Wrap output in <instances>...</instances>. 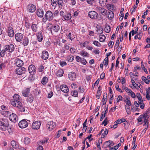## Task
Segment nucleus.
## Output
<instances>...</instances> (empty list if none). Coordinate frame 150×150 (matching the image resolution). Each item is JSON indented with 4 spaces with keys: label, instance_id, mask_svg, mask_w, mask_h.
Listing matches in <instances>:
<instances>
[{
    "label": "nucleus",
    "instance_id": "nucleus-1",
    "mask_svg": "<svg viewBox=\"0 0 150 150\" xmlns=\"http://www.w3.org/2000/svg\"><path fill=\"white\" fill-rule=\"evenodd\" d=\"M13 106L17 107L18 108V110L20 112H24V113L25 114L28 113L27 108L23 105L21 103H19L17 104L16 105L15 104V103H13Z\"/></svg>",
    "mask_w": 150,
    "mask_h": 150
},
{
    "label": "nucleus",
    "instance_id": "nucleus-2",
    "mask_svg": "<svg viewBox=\"0 0 150 150\" xmlns=\"http://www.w3.org/2000/svg\"><path fill=\"white\" fill-rule=\"evenodd\" d=\"M9 126V124L7 121H4V122L0 121V129L1 130H6Z\"/></svg>",
    "mask_w": 150,
    "mask_h": 150
},
{
    "label": "nucleus",
    "instance_id": "nucleus-3",
    "mask_svg": "<svg viewBox=\"0 0 150 150\" xmlns=\"http://www.w3.org/2000/svg\"><path fill=\"white\" fill-rule=\"evenodd\" d=\"M13 100L11 101V104L13 105V103H15L16 105L17 104L19 103H21L20 102V97L19 95L17 94H15L14 95L13 97Z\"/></svg>",
    "mask_w": 150,
    "mask_h": 150
},
{
    "label": "nucleus",
    "instance_id": "nucleus-4",
    "mask_svg": "<svg viewBox=\"0 0 150 150\" xmlns=\"http://www.w3.org/2000/svg\"><path fill=\"white\" fill-rule=\"evenodd\" d=\"M45 17L47 18L48 21L52 20L54 18V15L51 11H47L46 12L45 15Z\"/></svg>",
    "mask_w": 150,
    "mask_h": 150
},
{
    "label": "nucleus",
    "instance_id": "nucleus-5",
    "mask_svg": "<svg viewBox=\"0 0 150 150\" xmlns=\"http://www.w3.org/2000/svg\"><path fill=\"white\" fill-rule=\"evenodd\" d=\"M41 125L40 121H38L33 122L32 125V128L34 129L37 130L38 129Z\"/></svg>",
    "mask_w": 150,
    "mask_h": 150
},
{
    "label": "nucleus",
    "instance_id": "nucleus-6",
    "mask_svg": "<svg viewBox=\"0 0 150 150\" xmlns=\"http://www.w3.org/2000/svg\"><path fill=\"white\" fill-rule=\"evenodd\" d=\"M28 123L25 120L21 121L18 123L19 127L21 128H24L28 126Z\"/></svg>",
    "mask_w": 150,
    "mask_h": 150
},
{
    "label": "nucleus",
    "instance_id": "nucleus-7",
    "mask_svg": "<svg viewBox=\"0 0 150 150\" xmlns=\"http://www.w3.org/2000/svg\"><path fill=\"white\" fill-rule=\"evenodd\" d=\"M88 16L92 19H96L98 17V15L96 11H91L88 13Z\"/></svg>",
    "mask_w": 150,
    "mask_h": 150
},
{
    "label": "nucleus",
    "instance_id": "nucleus-8",
    "mask_svg": "<svg viewBox=\"0 0 150 150\" xmlns=\"http://www.w3.org/2000/svg\"><path fill=\"white\" fill-rule=\"evenodd\" d=\"M55 126V123L52 121L48 122L46 124V128L49 130H52Z\"/></svg>",
    "mask_w": 150,
    "mask_h": 150
},
{
    "label": "nucleus",
    "instance_id": "nucleus-9",
    "mask_svg": "<svg viewBox=\"0 0 150 150\" xmlns=\"http://www.w3.org/2000/svg\"><path fill=\"white\" fill-rule=\"evenodd\" d=\"M26 71V69L24 67H18L16 69V73L18 75H21L24 73Z\"/></svg>",
    "mask_w": 150,
    "mask_h": 150
},
{
    "label": "nucleus",
    "instance_id": "nucleus-10",
    "mask_svg": "<svg viewBox=\"0 0 150 150\" xmlns=\"http://www.w3.org/2000/svg\"><path fill=\"white\" fill-rule=\"evenodd\" d=\"M10 120L13 122H16L18 120V117L15 114L12 113L9 116Z\"/></svg>",
    "mask_w": 150,
    "mask_h": 150
},
{
    "label": "nucleus",
    "instance_id": "nucleus-11",
    "mask_svg": "<svg viewBox=\"0 0 150 150\" xmlns=\"http://www.w3.org/2000/svg\"><path fill=\"white\" fill-rule=\"evenodd\" d=\"M28 71L31 75L35 74L36 72V69L35 66L32 64L30 65L28 67Z\"/></svg>",
    "mask_w": 150,
    "mask_h": 150
},
{
    "label": "nucleus",
    "instance_id": "nucleus-12",
    "mask_svg": "<svg viewBox=\"0 0 150 150\" xmlns=\"http://www.w3.org/2000/svg\"><path fill=\"white\" fill-rule=\"evenodd\" d=\"M68 78L71 81L75 80L76 78V73L73 71L69 72L68 74Z\"/></svg>",
    "mask_w": 150,
    "mask_h": 150
},
{
    "label": "nucleus",
    "instance_id": "nucleus-13",
    "mask_svg": "<svg viewBox=\"0 0 150 150\" xmlns=\"http://www.w3.org/2000/svg\"><path fill=\"white\" fill-rule=\"evenodd\" d=\"M27 9L28 11L30 13L34 12L36 10V7L35 5L30 4L27 6Z\"/></svg>",
    "mask_w": 150,
    "mask_h": 150
},
{
    "label": "nucleus",
    "instance_id": "nucleus-14",
    "mask_svg": "<svg viewBox=\"0 0 150 150\" xmlns=\"http://www.w3.org/2000/svg\"><path fill=\"white\" fill-rule=\"evenodd\" d=\"M16 40L18 42H21L23 38V35L20 33H17L15 35Z\"/></svg>",
    "mask_w": 150,
    "mask_h": 150
},
{
    "label": "nucleus",
    "instance_id": "nucleus-15",
    "mask_svg": "<svg viewBox=\"0 0 150 150\" xmlns=\"http://www.w3.org/2000/svg\"><path fill=\"white\" fill-rule=\"evenodd\" d=\"M96 10L98 12L101 13L103 16H105L107 14V10L99 6L96 8Z\"/></svg>",
    "mask_w": 150,
    "mask_h": 150
},
{
    "label": "nucleus",
    "instance_id": "nucleus-16",
    "mask_svg": "<svg viewBox=\"0 0 150 150\" xmlns=\"http://www.w3.org/2000/svg\"><path fill=\"white\" fill-rule=\"evenodd\" d=\"M5 48L6 51H8L9 52H11L14 51L15 47L13 45L10 44L5 45Z\"/></svg>",
    "mask_w": 150,
    "mask_h": 150
},
{
    "label": "nucleus",
    "instance_id": "nucleus-17",
    "mask_svg": "<svg viewBox=\"0 0 150 150\" xmlns=\"http://www.w3.org/2000/svg\"><path fill=\"white\" fill-rule=\"evenodd\" d=\"M124 89L126 92L128 93V95L131 96L132 98H134L136 97V95L135 93L133 92L131 89L125 87L124 88Z\"/></svg>",
    "mask_w": 150,
    "mask_h": 150
},
{
    "label": "nucleus",
    "instance_id": "nucleus-18",
    "mask_svg": "<svg viewBox=\"0 0 150 150\" xmlns=\"http://www.w3.org/2000/svg\"><path fill=\"white\" fill-rule=\"evenodd\" d=\"M37 15L39 17L42 18L44 15V11L41 8L37 9L35 12Z\"/></svg>",
    "mask_w": 150,
    "mask_h": 150
},
{
    "label": "nucleus",
    "instance_id": "nucleus-19",
    "mask_svg": "<svg viewBox=\"0 0 150 150\" xmlns=\"http://www.w3.org/2000/svg\"><path fill=\"white\" fill-rule=\"evenodd\" d=\"M7 33L8 35L10 37H13L14 35V32L13 29L11 27L8 28Z\"/></svg>",
    "mask_w": 150,
    "mask_h": 150
},
{
    "label": "nucleus",
    "instance_id": "nucleus-20",
    "mask_svg": "<svg viewBox=\"0 0 150 150\" xmlns=\"http://www.w3.org/2000/svg\"><path fill=\"white\" fill-rule=\"evenodd\" d=\"M15 63L16 65L18 67H22L23 64V61L21 59L17 58L15 60Z\"/></svg>",
    "mask_w": 150,
    "mask_h": 150
},
{
    "label": "nucleus",
    "instance_id": "nucleus-21",
    "mask_svg": "<svg viewBox=\"0 0 150 150\" xmlns=\"http://www.w3.org/2000/svg\"><path fill=\"white\" fill-rule=\"evenodd\" d=\"M30 92V88H25L22 91L23 96L25 97H28Z\"/></svg>",
    "mask_w": 150,
    "mask_h": 150
},
{
    "label": "nucleus",
    "instance_id": "nucleus-22",
    "mask_svg": "<svg viewBox=\"0 0 150 150\" xmlns=\"http://www.w3.org/2000/svg\"><path fill=\"white\" fill-rule=\"evenodd\" d=\"M49 57V54L47 51H44L42 52L41 57L44 60L47 59Z\"/></svg>",
    "mask_w": 150,
    "mask_h": 150
},
{
    "label": "nucleus",
    "instance_id": "nucleus-23",
    "mask_svg": "<svg viewBox=\"0 0 150 150\" xmlns=\"http://www.w3.org/2000/svg\"><path fill=\"white\" fill-rule=\"evenodd\" d=\"M60 89L62 91L65 93H67L69 91L68 88L65 85H61L60 86Z\"/></svg>",
    "mask_w": 150,
    "mask_h": 150
},
{
    "label": "nucleus",
    "instance_id": "nucleus-24",
    "mask_svg": "<svg viewBox=\"0 0 150 150\" xmlns=\"http://www.w3.org/2000/svg\"><path fill=\"white\" fill-rule=\"evenodd\" d=\"M29 43V40L27 37H25L23 40L22 45L24 46H27Z\"/></svg>",
    "mask_w": 150,
    "mask_h": 150
},
{
    "label": "nucleus",
    "instance_id": "nucleus-25",
    "mask_svg": "<svg viewBox=\"0 0 150 150\" xmlns=\"http://www.w3.org/2000/svg\"><path fill=\"white\" fill-rule=\"evenodd\" d=\"M63 18L66 21L70 20L71 18V15L70 13H66Z\"/></svg>",
    "mask_w": 150,
    "mask_h": 150
},
{
    "label": "nucleus",
    "instance_id": "nucleus-26",
    "mask_svg": "<svg viewBox=\"0 0 150 150\" xmlns=\"http://www.w3.org/2000/svg\"><path fill=\"white\" fill-rule=\"evenodd\" d=\"M64 71L61 69H59L56 72V75L58 77H61L63 76Z\"/></svg>",
    "mask_w": 150,
    "mask_h": 150
},
{
    "label": "nucleus",
    "instance_id": "nucleus-27",
    "mask_svg": "<svg viewBox=\"0 0 150 150\" xmlns=\"http://www.w3.org/2000/svg\"><path fill=\"white\" fill-rule=\"evenodd\" d=\"M108 2L107 0H99V3L102 7H104L106 6Z\"/></svg>",
    "mask_w": 150,
    "mask_h": 150
},
{
    "label": "nucleus",
    "instance_id": "nucleus-28",
    "mask_svg": "<svg viewBox=\"0 0 150 150\" xmlns=\"http://www.w3.org/2000/svg\"><path fill=\"white\" fill-rule=\"evenodd\" d=\"M37 36L38 41L40 42L42 41L43 40L42 32L40 31L38 32Z\"/></svg>",
    "mask_w": 150,
    "mask_h": 150
},
{
    "label": "nucleus",
    "instance_id": "nucleus-29",
    "mask_svg": "<svg viewBox=\"0 0 150 150\" xmlns=\"http://www.w3.org/2000/svg\"><path fill=\"white\" fill-rule=\"evenodd\" d=\"M114 15L112 11H109L107 18L110 20H111L114 17Z\"/></svg>",
    "mask_w": 150,
    "mask_h": 150
},
{
    "label": "nucleus",
    "instance_id": "nucleus-30",
    "mask_svg": "<svg viewBox=\"0 0 150 150\" xmlns=\"http://www.w3.org/2000/svg\"><path fill=\"white\" fill-rule=\"evenodd\" d=\"M38 25L35 24H32L31 26V28L32 30L35 32H36L38 31Z\"/></svg>",
    "mask_w": 150,
    "mask_h": 150
},
{
    "label": "nucleus",
    "instance_id": "nucleus-31",
    "mask_svg": "<svg viewBox=\"0 0 150 150\" xmlns=\"http://www.w3.org/2000/svg\"><path fill=\"white\" fill-rule=\"evenodd\" d=\"M110 140H108L105 142L103 144L102 147L106 148L107 147H110Z\"/></svg>",
    "mask_w": 150,
    "mask_h": 150
},
{
    "label": "nucleus",
    "instance_id": "nucleus-32",
    "mask_svg": "<svg viewBox=\"0 0 150 150\" xmlns=\"http://www.w3.org/2000/svg\"><path fill=\"white\" fill-rule=\"evenodd\" d=\"M96 28H97L96 31L98 33V34H101L103 33V29L102 27H96Z\"/></svg>",
    "mask_w": 150,
    "mask_h": 150
},
{
    "label": "nucleus",
    "instance_id": "nucleus-33",
    "mask_svg": "<svg viewBox=\"0 0 150 150\" xmlns=\"http://www.w3.org/2000/svg\"><path fill=\"white\" fill-rule=\"evenodd\" d=\"M48 78L46 76L44 77L42 80L41 83L43 85L46 84L48 81Z\"/></svg>",
    "mask_w": 150,
    "mask_h": 150
},
{
    "label": "nucleus",
    "instance_id": "nucleus-34",
    "mask_svg": "<svg viewBox=\"0 0 150 150\" xmlns=\"http://www.w3.org/2000/svg\"><path fill=\"white\" fill-rule=\"evenodd\" d=\"M81 53L82 56L84 57H89V54L85 51H82L81 52Z\"/></svg>",
    "mask_w": 150,
    "mask_h": 150
},
{
    "label": "nucleus",
    "instance_id": "nucleus-35",
    "mask_svg": "<svg viewBox=\"0 0 150 150\" xmlns=\"http://www.w3.org/2000/svg\"><path fill=\"white\" fill-rule=\"evenodd\" d=\"M57 4L59 8H62L64 5V3L62 0H57Z\"/></svg>",
    "mask_w": 150,
    "mask_h": 150
},
{
    "label": "nucleus",
    "instance_id": "nucleus-36",
    "mask_svg": "<svg viewBox=\"0 0 150 150\" xmlns=\"http://www.w3.org/2000/svg\"><path fill=\"white\" fill-rule=\"evenodd\" d=\"M51 5L54 7H56L57 4V0H51Z\"/></svg>",
    "mask_w": 150,
    "mask_h": 150
},
{
    "label": "nucleus",
    "instance_id": "nucleus-37",
    "mask_svg": "<svg viewBox=\"0 0 150 150\" xmlns=\"http://www.w3.org/2000/svg\"><path fill=\"white\" fill-rule=\"evenodd\" d=\"M106 6L110 11L112 10L114 8V6L112 4H107Z\"/></svg>",
    "mask_w": 150,
    "mask_h": 150
},
{
    "label": "nucleus",
    "instance_id": "nucleus-38",
    "mask_svg": "<svg viewBox=\"0 0 150 150\" xmlns=\"http://www.w3.org/2000/svg\"><path fill=\"white\" fill-rule=\"evenodd\" d=\"M34 98L33 96L32 95H30L27 98L28 101L30 103H32L33 101Z\"/></svg>",
    "mask_w": 150,
    "mask_h": 150
},
{
    "label": "nucleus",
    "instance_id": "nucleus-39",
    "mask_svg": "<svg viewBox=\"0 0 150 150\" xmlns=\"http://www.w3.org/2000/svg\"><path fill=\"white\" fill-rule=\"evenodd\" d=\"M53 30L55 32H57L59 29V27L58 25H54L52 27Z\"/></svg>",
    "mask_w": 150,
    "mask_h": 150
},
{
    "label": "nucleus",
    "instance_id": "nucleus-40",
    "mask_svg": "<svg viewBox=\"0 0 150 150\" xmlns=\"http://www.w3.org/2000/svg\"><path fill=\"white\" fill-rule=\"evenodd\" d=\"M110 30V27L109 25L105 26L104 28V31L107 33H109Z\"/></svg>",
    "mask_w": 150,
    "mask_h": 150
},
{
    "label": "nucleus",
    "instance_id": "nucleus-41",
    "mask_svg": "<svg viewBox=\"0 0 150 150\" xmlns=\"http://www.w3.org/2000/svg\"><path fill=\"white\" fill-rule=\"evenodd\" d=\"M44 69V66L42 65H41L38 67V71L40 72H41L43 71Z\"/></svg>",
    "mask_w": 150,
    "mask_h": 150
},
{
    "label": "nucleus",
    "instance_id": "nucleus-42",
    "mask_svg": "<svg viewBox=\"0 0 150 150\" xmlns=\"http://www.w3.org/2000/svg\"><path fill=\"white\" fill-rule=\"evenodd\" d=\"M125 108L126 111L127 112V113L128 115L130 114L131 113V112L130 109V107H129V106H128L127 105H126L125 106Z\"/></svg>",
    "mask_w": 150,
    "mask_h": 150
},
{
    "label": "nucleus",
    "instance_id": "nucleus-43",
    "mask_svg": "<svg viewBox=\"0 0 150 150\" xmlns=\"http://www.w3.org/2000/svg\"><path fill=\"white\" fill-rule=\"evenodd\" d=\"M142 80L144 81L146 84H148L149 83V80L147 78L144 76L142 77Z\"/></svg>",
    "mask_w": 150,
    "mask_h": 150
},
{
    "label": "nucleus",
    "instance_id": "nucleus-44",
    "mask_svg": "<svg viewBox=\"0 0 150 150\" xmlns=\"http://www.w3.org/2000/svg\"><path fill=\"white\" fill-rule=\"evenodd\" d=\"M106 38L105 35H102L100 36V39L99 40L100 42H103L104 41V40Z\"/></svg>",
    "mask_w": 150,
    "mask_h": 150
},
{
    "label": "nucleus",
    "instance_id": "nucleus-45",
    "mask_svg": "<svg viewBox=\"0 0 150 150\" xmlns=\"http://www.w3.org/2000/svg\"><path fill=\"white\" fill-rule=\"evenodd\" d=\"M30 142V139L28 137H25L24 139V143L26 144H28Z\"/></svg>",
    "mask_w": 150,
    "mask_h": 150
},
{
    "label": "nucleus",
    "instance_id": "nucleus-46",
    "mask_svg": "<svg viewBox=\"0 0 150 150\" xmlns=\"http://www.w3.org/2000/svg\"><path fill=\"white\" fill-rule=\"evenodd\" d=\"M74 56L70 55L67 57V60L69 62H72L74 59Z\"/></svg>",
    "mask_w": 150,
    "mask_h": 150
},
{
    "label": "nucleus",
    "instance_id": "nucleus-47",
    "mask_svg": "<svg viewBox=\"0 0 150 150\" xmlns=\"http://www.w3.org/2000/svg\"><path fill=\"white\" fill-rule=\"evenodd\" d=\"M11 144L13 148H16L17 147L16 142L14 140H12L11 142Z\"/></svg>",
    "mask_w": 150,
    "mask_h": 150
},
{
    "label": "nucleus",
    "instance_id": "nucleus-48",
    "mask_svg": "<svg viewBox=\"0 0 150 150\" xmlns=\"http://www.w3.org/2000/svg\"><path fill=\"white\" fill-rule=\"evenodd\" d=\"M93 43L94 45L98 47H100L101 46L100 43L98 41H94Z\"/></svg>",
    "mask_w": 150,
    "mask_h": 150
},
{
    "label": "nucleus",
    "instance_id": "nucleus-49",
    "mask_svg": "<svg viewBox=\"0 0 150 150\" xmlns=\"http://www.w3.org/2000/svg\"><path fill=\"white\" fill-rule=\"evenodd\" d=\"M137 6H136L135 5H134L133 8L131 9L130 12L132 14L135 11L136 9L137 8Z\"/></svg>",
    "mask_w": 150,
    "mask_h": 150
},
{
    "label": "nucleus",
    "instance_id": "nucleus-50",
    "mask_svg": "<svg viewBox=\"0 0 150 150\" xmlns=\"http://www.w3.org/2000/svg\"><path fill=\"white\" fill-rule=\"evenodd\" d=\"M108 129H105L104 132L101 135V138H104L105 136L107 135L108 133Z\"/></svg>",
    "mask_w": 150,
    "mask_h": 150
},
{
    "label": "nucleus",
    "instance_id": "nucleus-51",
    "mask_svg": "<svg viewBox=\"0 0 150 150\" xmlns=\"http://www.w3.org/2000/svg\"><path fill=\"white\" fill-rule=\"evenodd\" d=\"M86 1L88 4L92 6L95 1L94 0H86Z\"/></svg>",
    "mask_w": 150,
    "mask_h": 150
},
{
    "label": "nucleus",
    "instance_id": "nucleus-52",
    "mask_svg": "<svg viewBox=\"0 0 150 150\" xmlns=\"http://www.w3.org/2000/svg\"><path fill=\"white\" fill-rule=\"evenodd\" d=\"M136 96L139 100L140 101H143L140 93H137Z\"/></svg>",
    "mask_w": 150,
    "mask_h": 150
},
{
    "label": "nucleus",
    "instance_id": "nucleus-53",
    "mask_svg": "<svg viewBox=\"0 0 150 150\" xmlns=\"http://www.w3.org/2000/svg\"><path fill=\"white\" fill-rule=\"evenodd\" d=\"M6 50H5V49L4 50H1L0 52V56L1 57H3L5 54V52Z\"/></svg>",
    "mask_w": 150,
    "mask_h": 150
},
{
    "label": "nucleus",
    "instance_id": "nucleus-54",
    "mask_svg": "<svg viewBox=\"0 0 150 150\" xmlns=\"http://www.w3.org/2000/svg\"><path fill=\"white\" fill-rule=\"evenodd\" d=\"M6 63L5 62L1 63L0 65V68L1 69H3L5 66Z\"/></svg>",
    "mask_w": 150,
    "mask_h": 150
},
{
    "label": "nucleus",
    "instance_id": "nucleus-55",
    "mask_svg": "<svg viewBox=\"0 0 150 150\" xmlns=\"http://www.w3.org/2000/svg\"><path fill=\"white\" fill-rule=\"evenodd\" d=\"M71 94L72 96H74V97H76L78 95V92L76 91H74L73 92L71 93Z\"/></svg>",
    "mask_w": 150,
    "mask_h": 150
},
{
    "label": "nucleus",
    "instance_id": "nucleus-56",
    "mask_svg": "<svg viewBox=\"0 0 150 150\" xmlns=\"http://www.w3.org/2000/svg\"><path fill=\"white\" fill-rule=\"evenodd\" d=\"M104 64L105 66H107L108 64V58L106 57L104 60Z\"/></svg>",
    "mask_w": 150,
    "mask_h": 150
},
{
    "label": "nucleus",
    "instance_id": "nucleus-57",
    "mask_svg": "<svg viewBox=\"0 0 150 150\" xmlns=\"http://www.w3.org/2000/svg\"><path fill=\"white\" fill-rule=\"evenodd\" d=\"M59 64L62 67H63L64 66H66L67 64L66 62L64 61H60L59 62Z\"/></svg>",
    "mask_w": 150,
    "mask_h": 150
},
{
    "label": "nucleus",
    "instance_id": "nucleus-58",
    "mask_svg": "<svg viewBox=\"0 0 150 150\" xmlns=\"http://www.w3.org/2000/svg\"><path fill=\"white\" fill-rule=\"evenodd\" d=\"M104 94H105V95H106V98H104V96L105 95H104V96H103V98L102 99V101H103V105L105 104L106 103V100L105 99H106V98H107V94L106 93H104Z\"/></svg>",
    "mask_w": 150,
    "mask_h": 150
},
{
    "label": "nucleus",
    "instance_id": "nucleus-59",
    "mask_svg": "<svg viewBox=\"0 0 150 150\" xmlns=\"http://www.w3.org/2000/svg\"><path fill=\"white\" fill-rule=\"evenodd\" d=\"M125 102L126 103L127 105L128 106H130L131 105V103L130 101L128 100L127 98L125 101Z\"/></svg>",
    "mask_w": 150,
    "mask_h": 150
},
{
    "label": "nucleus",
    "instance_id": "nucleus-60",
    "mask_svg": "<svg viewBox=\"0 0 150 150\" xmlns=\"http://www.w3.org/2000/svg\"><path fill=\"white\" fill-rule=\"evenodd\" d=\"M119 44H120L119 40L118 39V38L116 40V42L115 45L114 46V47H116V48H117L119 46Z\"/></svg>",
    "mask_w": 150,
    "mask_h": 150
},
{
    "label": "nucleus",
    "instance_id": "nucleus-61",
    "mask_svg": "<svg viewBox=\"0 0 150 150\" xmlns=\"http://www.w3.org/2000/svg\"><path fill=\"white\" fill-rule=\"evenodd\" d=\"M143 118V115H142L139 116L137 119V120L139 122H141L142 121V119Z\"/></svg>",
    "mask_w": 150,
    "mask_h": 150
},
{
    "label": "nucleus",
    "instance_id": "nucleus-62",
    "mask_svg": "<svg viewBox=\"0 0 150 150\" xmlns=\"http://www.w3.org/2000/svg\"><path fill=\"white\" fill-rule=\"evenodd\" d=\"M81 62L83 65H86L87 63V61L85 59L83 58H82L81 61Z\"/></svg>",
    "mask_w": 150,
    "mask_h": 150
},
{
    "label": "nucleus",
    "instance_id": "nucleus-63",
    "mask_svg": "<svg viewBox=\"0 0 150 150\" xmlns=\"http://www.w3.org/2000/svg\"><path fill=\"white\" fill-rule=\"evenodd\" d=\"M131 81L132 85L133 86H134V87H135L136 88L138 89V88H137L136 87V86H137V85L138 86V84H136L135 83V81H134V80H133L132 79H131Z\"/></svg>",
    "mask_w": 150,
    "mask_h": 150
},
{
    "label": "nucleus",
    "instance_id": "nucleus-64",
    "mask_svg": "<svg viewBox=\"0 0 150 150\" xmlns=\"http://www.w3.org/2000/svg\"><path fill=\"white\" fill-rule=\"evenodd\" d=\"M82 58H81L79 56H77L76 57V59L77 62H81V59H82Z\"/></svg>",
    "mask_w": 150,
    "mask_h": 150
}]
</instances>
